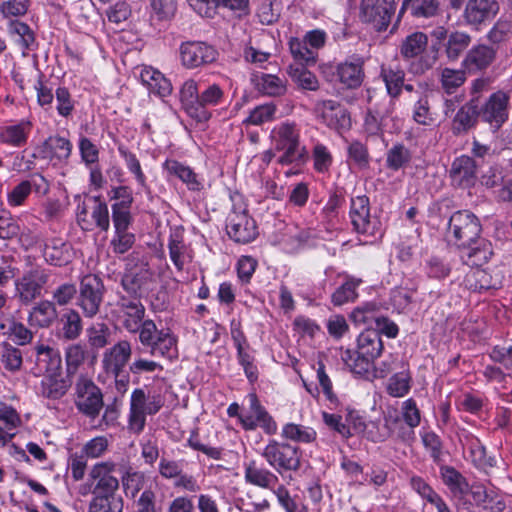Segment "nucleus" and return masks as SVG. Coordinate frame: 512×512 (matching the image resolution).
<instances>
[{"instance_id":"1","label":"nucleus","mask_w":512,"mask_h":512,"mask_svg":"<svg viewBox=\"0 0 512 512\" xmlns=\"http://www.w3.org/2000/svg\"><path fill=\"white\" fill-rule=\"evenodd\" d=\"M118 317L129 333H138L139 342L150 349L152 356L174 359L178 356V338L170 328L158 329L151 319L144 320L146 309L137 296L119 295Z\"/></svg>"},{"instance_id":"2","label":"nucleus","mask_w":512,"mask_h":512,"mask_svg":"<svg viewBox=\"0 0 512 512\" xmlns=\"http://www.w3.org/2000/svg\"><path fill=\"white\" fill-rule=\"evenodd\" d=\"M179 97L182 108L189 117L197 122H206L212 116L208 108L222 104L225 93L216 83L200 90L195 80L188 79L182 84Z\"/></svg>"},{"instance_id":"3","label":"nucleus","mask_w":512,"mask_h":512,"mask_svg":"<svg viewBox=\"0 0 512 512\" xmlns=\"http://www.w3.org/2000/svg\"><path fill=\"white\" fill-rule=\"evenodd\" d=\"M383 351L381 336L376 330L367 329L357 338V349H347L342 352L341 358L347 367L357 375L368 373Z\"/></svg>"},{"instance_id":"4","label":"nucleus","mask_w":512,"mask_h":512,"mask_svg":"<svg viewBox=\"0 0 512 512\" xmlns=\"http://www.w3.org/2000/svg\"><path fill=\"white\" fill-rule=\"evenodd\" d=\"M273 147L282 152L278 162L282 165L303 161L307 152L300 143V130L294 122H281L270 133Z\"/></svg>"},{"instance_id":"5","label":"nucleus","mask_w":512,"mask_h":512,"mask_svg":"<svg viewBox=\"0 0 512 512\" xmlns=\"http://www.w3.org/2000/svg\"><path fill=\"white\" fill-rule=\"evenodd\" d=\"M232 209L226 219L228 236L237 243L246 244L253 241L258 232L256 222L249 216L241 194L230 196Z\"/></svg>"},{"instance_id":"6","label":"nucleus","mask_w":512,"mask_h":512,"mask_svg":"<svg viewBox=\"0 0 512 512\" xmlns=\"http://www.w3.org/2000/svg\"><path fill=\"white\" fill-rule=\"evenodd\" d=\"M428 36L423 32H414L408 35L401 43L400 54L406 59L418 58L411 63L410 69L414 74H423L431 69L437 62L436 49L427 52Z\"/></svg>"},{"instance_id":"7","label":"nucleus","mask_w":512,"mask_h":512,"mask_svg":"<svg viewBox=\"0 0 512 512\" xmlns=\"http://www.w3.org/2000/svg\"><path fill=\"white\" fill-rule=\"evenodd\" d=\"M266 462L280 475L301 468L302 451L299 447L275 439L269 440L261 453Z\"/></svg>"},{"instance_id":"8","label":"nucleus","mask_w":512,"mask_h":512,"mask_svg":"<svg viewBox=\"0 0 512 512\" xmlns=\"http://www.w3.org/2000/svg\"><path fill=\"white\" fill-rule=\"evenodd\" d=\"M481 233L479 219L470 211H457L449 219L447 239L459 249L472 245Z\"/></svg>"},{"instance_id":"9","label":"nucleus","mask_w":512,"mask_h":512,"mask_svg":"<svg viewBox=\"0 0 512 512\" xmlns=\"http://www.w3.org/2000/svg\"><path fill=\"white\" fill-rule=\"evenodd\" d=\"M396 7V0H361L359 17L377 32H383L388 29Z\"/></svg>"},{"instance_id":"10","label":"nucleus","mask_w":512,"mask_h":512,"mask_svg":"<svg viewBox=\"0 0 512 512\" xmlns=\"http://www.w3.org/2000/svg\"><path fill=\"white\" fill-rule=\"evenodd\" d=\"M350 219L354 230L367 237L382 235L381 223L370 214V203L367 196H356L351 199Z\"/></svg>"},{"instance_id":"11","label":"nucleus","mask_w":512,"mask_h":512,"mask_svg":"<svg viewBox=\"0 0 512 512\" xmlns=\"http://www.w3.org/2000/svg\"><path fill=\"white\" fill-rule=\"evenodd\" d=\"M115 473H119V467L112 461L100 462L93 466L89 476L95 481L94 497H120L117 495L119 480Z\"/></svg>"},{"instance_id":"12","label":"nucleus","mask_w":512,"mask_h":512,"mask_svg":"<svg viewBox=\"0 0 512 512\" xmlns=\"http://www.w3.org/2000/svg\"><path fill=\"white\" fill-rule=\"evenodd\" d=\"M249 410L240 417V424L244 430L252 431L257 427L263 429L268 435H274L277 432V423L261 405L257 395L250 393L248 396Z\"/></svg>"},{"instance_id":"13","label":"nucleus","mask_w":512,"mask_h":512,"mask_svg":"<svg viewBox=\"0 0 512 512\" xmlns=\"http://www.w3.org/2000/svg\"><path fill=\"white\" fill-rule=\"evenodd\" d=\"M504 279L503 268L494 266L486 269L471 268L465 275L463 284L474 292L499 289Z\"/></svg>"},{"instance_id":"14","label":"nucleus","mask_w":512,"mask_h":512,"mask_svg":"<svg viewBox=\"0 0 512 512\" xmlns=\"http://www.w3.org/2000/svg\"><path fill=\"white\" fill-rule=\"evenodd\" d=\"M75 390V404L78 410L89 417H96L103 406L100 389L91 380L81 378Z\"/></svg>"},{"instance_id":"15","label":"nucleus","mask_w":512,"mask_h":512,"mask_svg":"<svg viewBox=\"0 0 512 512\" xmlns=\"http://www.w3.org/2000/svg\"><path fill=\"white\" fill-rule=\"evenodd\" d=\"M180 60L188 69L198 68L214 62L217 58L216 49L202 41H187L180 45Z\"/></svg>"},{"instance_id":"16","label":"nucleus","mask_w":512,"mask_h":512,"mask_svg":"<svg viewBox=\"0 0 512 512\" xmlns=\"http://www.w3.org/2000/svg\"><path fill=\"white\" fill-rule=\"evenodd\" d=\"M499 9L497 0H468L463 12V19L468 26L479 30L495 18Z\"/></svg>"},{"instance_id":"17","label":"nucleus","mask_w":512,"mask_h":512,"mask_svg":"<svg viewBox=\"0 0 512 512\" xmlns=\"http://www.w3.org/2000/svg\"><path fill=\"white\" fill-rule=\"evenodd\" d=\"M103 284L95 275L83 277L80 286L79 305L88 317H93L99 311L102 302Z\"/></svg>"},{"instance_id":"18","label":"nucleus","mask_w":512,"mask_h":512,"mask_svg":"<svg viewBox=\"0 0 512 512\" xmlns=\"http://www.w3.org/2000/svg\"><path fill=\"white\" fill-rule=\"evenodd\" d=\"M508 103L509 96L506 93L502 91L493 93L482 108L479 116L491 128L497 130L508 119Z\"/></svg>"},{"instance_id":"19","label":"nucleus","mask_w":512,"mask_h":512,"mask_svg":"<svg viewBox=\"0 0 512 512\" xmlns=\"http://www.w3.org/2000/svg\"><path fill=\"white\" fill-rule=\"evenodd\" d=\"M41 78V71L34 65L25 68L22 73H17L14 76L20 88L22 90L27 89L35 91L38 103L44 106L52 102L53 93L51 89L42 82Z\"/></svg>"},{"instance_id":"20","label":"nucleus","mask_w":512,"mask_h":512,"mask_svg":"<svg viewBox=\"0 0 512 512\" xmlns=\"http://www.w3.org/2000/svg\"><path fill=\"white\" fill-rule=\"evenodd\" d=\"M131 355V343L128 340H121L104 352L102 367L107 374L117 376L123 372Z\"/></svg>"},{"instance_id":"21","label":"nucleus","mask_w":512,"mask_h":512,"mask_svg":"<svg viewBox=\"0 0 512 512\" xmlns=\"http://www.w3.org/2000/svg\"><path fill=\"white\" fill-rule=\"evenodd\" d=\"M317 111L323 122L335 130H345L351 125V119L344 106L334 100H323L317 103Z\"/></svg>"},{"instance_id":"22","label":"nucleus","mask_w":512,"mask_h":512,"mask_svg":"<svg viewBox=\"0 0 512 512\" xmlns=\"http://www.w3.org/2000/svg\"><path fill=\"white\" fill-rule=\"evenodd\" d=\"M384 426L383 430L376 436L371 437L372 441L379 442L385 439L396 436L399 439L407 440L411 437V431L403 424L401 414L395 407H388L384 411Z\"/></svg>"},{"instance_id":"23","label":"nucleus","mask_w":512,"mask_h":512,"mask_svg":"<svg viewBox=\"0 0 512 512\" xmlns=\"http://www.w3.org/2000/svg\"><path fill=\"white\" fill-rule=\"evenodd\" d=\"M478 164L467 155L457 157L450 169V177L453 184L460 187H470L474 185L477 178Z\"/></svg>"},{"instance_id":"24","label":"nucleus","mask_w":512,"mask_h":512,"mask_svg":"<svg viewBox=\"0 0 512 512\" xmlns=\"http://www.w3.org/2000/svg\"><path fill=\"white\" fill-rule=\"evenodd\" d=\"M244 479L246 483L263 489H273L279 482L274 472L253 459L244 463Z\"/></svg>"},{"instance_id":"25","label":"nucleus","mask_w":512,"mask_h":512,"mask_svg":"<svg viewBox=\"0 0 512 512\" xmlns=\"http://www.w3.org/2000/svg\"><path fill=\"white\" fill-rule=\"evenodd\" d=\"M363 65L364 60L359 56H352L339 63L336 68L339 81L347 88L359 87L364 79Z\"/></svg>"},{"instance_id":"26","label":"nucleus","mask_w":512,"mask_h":512,"mask_svg":"<svg viewBox=\"0 0 512 512\" xmlns=\"http://www.w3.org/2000/svg\"><path fill=\"white\" fill-rule=\"evenodd\" d=\"M169 256L178 271H183L186 263L192 261V254L184 241V233L181 228H175L168 237Z\"/></svg>"},{"instance_id":"27","label":"nucleus","mask_w":512,"mask_h":512,"mask_svg":"<svg viewBox=\"0 0 512 512\" xmlns=\"http://www.w3.org/2000/svg\"><path fill=\"white\" fill-rule=\"evenodd\" d=\"M461 443L468 458L478 468L487 471L496 465V460L492 456H487L486 449L480 440L472 434L464 435Z\"/></svg>"},{"instance_id":"28","label":"nucleus","mask_w":512,"mask_h":512,"mask_svg":"<svg viewBox=\"0 0 512 512\" xmlns=\"http://www.w3.org/2000/svg\"><path fill=\"white\" fill-rule=\"evenodd\" d=\"M47 281V275L44 271L35 269L26 273L21 280L16 283L17 290L21 299L29 303L40 295L43 285Z\"/></svg>"},{"instance_id":"29","label":"nucleus","mask_w":512,"mask_h":512,"mask_svg":"<svg viewBox=\"0 0 512 512\" xmlns=\"http://www.w3.org/2000/svg\"><path fill=\"white\" fill-rule=\"evenodd\" d=\"M496 56V51L494 48L479 44L476 46H473L468 53L466 54L465 58L462 61V66L465 70L471 71H478L483 70L490 66L492 62L494 61Z\"/></svg>"},{"instance_id":"30","label":"nucleus","mask_w":512,"mask_h":512,"mask_svg":"<svg viewBox=\"0 0 512 512\" xmlns=\"http://www.w3.org/2000/svg\"><path fill=\"white\" fill-rule=\"evenodd\" d=\"M147 395L141 388L135 389L131 394L129 428L135 433L143 431L146 424Z\"/></svg>"},{"instance_id":"31","label":"nucleus","mask_w":512,"mask_h":512,"mask_svg":"<svg viewBox=\"0 0 512 512\" xmlns=\"http://www.w3.org/2000/svg\"><path fill=\"white\" fill-rule=\"evenodd\" d=\"M460 250L462 261L471 268H478L486 263L492 255L491 244L480 237L472 245L464 246Z\"/></svg>"},{"instance_id":"32","label":"nucleus","mask_w":512,"mask_h":512,"mask_svg":"<svg viewBox=\"0 0 512 512\" xmlns=\"http://www.w3.org/2000/svg\"><path fill=\"white\" fill-rule=\"evenodd\" d=\"M140 79L148 91L158 97H166L172 92L170 81L160 71L152 67H144L141 70Z\"/></svg>"},{"instance_id":"33","label":"nucleus","mask_w":512,"mask_h":512,"mask_svg":"<svg viewBox=\"0 0 512 512\" xmlns=\"http://www.w3.org/2000/svg\"><path fill=\"white\" fill-rule=\"evenodd\" d=\"M8 31L13 43L21 50L25 56L27 51H31L36 46L35 36L31 28L20 21H11Z\"/></svg>"},{"instance_id":"34","label":"nucleus","mask_w":512,"mask_h":512,"mask_svg":"<svg viewBox=\"0 0 512 512\" xmlns=\"http://www.w3.org/2000/svg\"><path fill=\"white\" fill-rule=\"evenodd\" d=\"M30 131L31 123L28 121L9 125L1 129L0 141L11 146L21 147L26 144Z\"/></svg>"},{"instance_id":"35","label":"nucleus","mask_w":512,"mask_h":512,"mask_svg":"<svg viewBox=\"0 0 512 512\" xmlns=\"http://www.w3.org/2000/svg\"><path fill=\"white\" fill-rule=\"evenodd\" d=\"M471 36L463 31H453L447 36L445 54L449 61H456L471 44Z\"/></svg>"},{"instance_id":"36","label":"nucleus","mask_w":512,"mask_h":512,"mask_svg":"<svg viewBox=\"0 0 512 512\" xmlns=\"http://www.w3.org/2000/svg\"><path fill=\"white\" fill-rule=\"evenodd\" d=\"M361 278L347 276L345 282L339 286L331 296V302L335 306H342L349 302H354L357 297V288L362 284Z\"/></svg>"},{"instance_id":"37","label":"nucleus","mask_w":512,"mask_h":512,"mask_svg":"<svg viewBox=\"0 0 512 512\" xmlns=\"http://www.w3.org/2000/svg\"><path fill=\"white\" fill-rule=\"evenodd\" d=\"M412 153L404 144H394L386 152V167L392 171H398L409 165Z\"/></svg>"},{"instance_id":"38","label":"nucleus","mask_w":512,"mask_h":512,"mask_svg":"<svg viewBox=\"0 0 512 512\" xmlns=\"http://www.w3.org/2000/svg\"><path fill=\"white\" fill-rule=\"evenodd\" d=\"M441 477L443 483L449 488L454 496H462L468 492V482L455 468L450 466L442 467Z\"/></svg>"},{"instance_id":"39","label":"nucleus","mask_w":512,"mask_h":512,"mask_svg":"<svg viewBox=\"0 0 512 512\" xmlns=\"http://www.w3.org/2000/svg\"><path fill=\"white\" fill-rule=\"evenodd\" d=\"M410 9L415 17L430 18L437 14L439 4L436 0H403L400 14Z\"/></svg>"},{"instance_id":"40","label":"nucleus","mask_w":512,"mask_h":512,"mask_svg":"<svg viewBox=\"0 0 512 512\" xmlns=\"http://www.w3.org/2000/svg\"><path fill=\"white\" fill-rule=\"evenodd\" d=\"M281 436L294 442L312 443L316 440L317 433L311 427L296 423H287L282 428Z\"/></svg>"},{"instance_id":"41","label":"nucleus","mask_w":512,"mask_h":512,"mask_svg":"<svg viewBox=\"0 0 512 512\" xmlns=\"http://www.w3.org/2000/svg\"><path fill=\"white\" fill-rule=\"evenodd\" d=\"M289 76L301 90L316 91L319 89L317 76L303 66H290Z\"/></svg>"},{"instance_id":"42","label":"nucleus","mask_w":512,"mask_h":512,"mask_svg":"<svg viewBox=\"0 0 512 512\" xmlns=\"http://www.w3.org/2000/svg\"><path fill=\"white\" fill-rule=\"evenodd\" d=\"M310 236V232L307 230L299 229L295 226H289L286 228V233L282 239V245L287 252L294 253L305 246Z\"/></svg>"},{"instance_id":"43","label":"nucleus","mask_w":512,"mask_h":512,"mask_svg":"<svg viewBox=\"0 0 512 512\" xmlns=\"http://www.w3.org/2000/svg\"><path fill=\"white\" fill-rule=\"evenodd\" d=\"M380 76L385 83L388 94L393 98L397 97L401 93L404 84V71L382 66Z\"/></svg>"},{"instance_id":"44","label":"nucleus","mask_w":512,"mask_h":512,"mask_svg":"<svg viewBox=\"0 0 512 512\" xmlns=\"http://www.w3.org/2000/svg\"><path fill=\"white\" fill-rule=\"evenodd\" d=\"M379 308L373 302L364 303L351 312L350 319L357 325L372 326L379 317Z\"/></svg>"},{"instance_id":"45","label":"nucleus","mask_w":512,"mask_h":512,"mask_svg":"<svg viewBox=\"0 0 512 512\" xmlns=\"http://www.w3.org/2000/svg\"><path fill=\"white\" fill-rule=\"evenodd\" d=\"M122 486L126 496L134 498L145 484V475L139 471H131L119 468Z\"/></svg>"},{"instance_id":"46","label":"nucleus","mask_w":512,"mask_h":512,"mask_svg":"<svg viewBox=\"0 0 512 512\" xmlns=\"http://www.w3.org/2000/svg\"><path fill=\"white\" fill-rule=\"evenodd\" d=\"M56 318V310L51 302L44 301L34 307L29 315L32 326L46 327Z\"/></svg>"},{"instance_id":"47","label":"nucleus","mask_w":512,"mask_h":512,"mask_svg":"<svg viewBox=\"0 0 512 512\" xmlns=\"http://www.w3.org/2000/svg\"><path fill=\"white\" fill-rule=\"evenodd\" d=\"M3 334L7 335L18 345H26L31 342L33 335L22 323L15 320H8L6 323L0 324Z\"/></svg>"},{"instance_id":"48","label":"nucleus","mask_w":512,"mask_h":512,"mask_svg":"<svg viewBox=\"0 0 512 512\" xmlns=\"http://www.w3.org/2000/svg\"><path fill=\"white\" fill-rule=\"evenodd\" d=\"M39 361L46 363L45 376H61V356L59 352L48 346H39L37 348Z\"/></svg>"},{"instance_id":"49","label":"nucleus","mask_w":512,"mask_h":512,"mask_svg":"<svg viewBox=\"0 0 512 512\" xmlns=\"http://www.w3.org/2000/svg\"><path fill=\"white\" fill-rule=\"evenodd\" d=\"M412 116L414 121L425 126L432 125L436 121L435 113L431 110L428 94L421 95L416 101Z\"/></svg>"},{"instance_id":"50","label":"nucleus","mask_w":512,"mask_h":512,"mask_svg":"<svg viewBox=\"0 0 512 512\" xmlns=\"http://www.w3.org/2000/svg\"><path fill=\"white\" fill-rule=\"evenodd\" d=\"M118 152L120 156L124 159L128 171L134 175L139 186L146 189V176L141 168V164L136 155L129 151L124 145L118 146Z\"/></svg>"},{"instance_id":"51","label":"nucleus","mask_w":512,"mask_h":512,"mask_svg":"<svg viewBox=\"0 0 512 512\" xmlns=\"http://www.w3.org/2000/svg\"><path fill=\"white\" fill-rule=\"evenodd\" d=\"M258 88L268 96H282L286 93V81L273 74H263L258 81Z\"/></svg>"},{"instance_id":"52","label":"nucleus","mask_w":512,"mask_h":512,"mask_svg":"<svg viewBox=\"0 0 512 512\" xmlns=\"http://www.w3.org/2000/svg\"><path fill=\"white\" fill-rule=\"evenodd\" d=\"M89 202L91 203L90 221H92V225L95 224L101 230L107 231L110 226L107 204L102 202L99 197H90Z\"/></svg>"},{"instance_id":"53","label":"nucleus","mask_w":512,"mask_h":512,"mask_svg":"<svg viewBox=\"0 0 512 512\" xmlns=\"http://www.w3.org/2000/svg\"><path fill=\"white\" fill-rule=\"evenodd\" d=\"M276 111L277 107L272 102L256 106L250 111L248 117L244 120V123L259 126L266 122L273 121L275 119Z\"/></svg>"},{"instance_id":"54","label":"nucleus","mask_w":512,"mask_h":512,"mask_svg":"<svg viewBox=\"0 0 512 512\" xmlns=\"http://www.w3.org/2000/svg\"><path fill=\"white\" fill-rule=\"evenodd\" d=\"M465 80V71L460 69L444 68L440 74L441 87L448 94L454 93L464 84Z\"/></svg>"},{"instance_id":"55","label":"nucleus","mask_w":512,"mask_h":512,"mask_svg":"<svg viewBox=\"0 0 512 512\" xmlns=\"http://www.w3.org/2000/svg\"><path fill=\"white\" fill-rule=\"evenodd\" d=\"M289 47L294 59L300 63L314 64L316 62L317 52L312 50L303 39L292 38Z\"/></svg>"},{"instance_id":"56","label":"nucleus","mask_w":512,"mask_h":512,"mask_svg":"<svg viewBox=\"0 0 512 512\" xmlns=\"http://www.w3.org/2000/svg\"><path fill=\"white\" fill-rule=\"evenodd\" d=\"M1 348V362L5 369L11 372L18 371L23 362L20 350L8 342H3Z\"/></svg>"},{"instance_id":"57","label":"nucleus","mask_w":512,"mask_h":512,"mask_svg":"<svg viewBox=\"0 0 512 512\" xmlns=\"http://www.w3.org/2000/svg\"><path fill=\"white\" fill-rule=\"evenodd\" d=\"M401 417L407 426L408 431H411L412 436L414 428H416L421 421L420 410L418 409L415 400L410 398L402 403Z\"/></svg>"},{"instance_id":"58","label":"nucleus","mask_w":512,"mask_h":512,"mask_svg":"<svg viewBox=\"0 0 512 512\" xmlns=\"http://www.w3.org/2000/svg\"><path fill=\"white\" fill-rule=\"evenodd\" d=\"M123 500L121 497H93L89 512H122Z\"/></svg>"},{"instance_id":"59","label":"nucleus","mask_w":512,"mask_h":512,"mask_svg":"<svg viewBox=\"0 0 512 512\" xmlns=\"http://www.w3.org/2000/svg\"><path fill=\"white\" fill-rule=\"evenodd\" d=\"M347 151L349 159L353 161L358 168L365 169L369 166V152L363 143L353 141L348 145Z\"/></svg>"},{"instance_id":"60","label":"nucleus","mask_w":512,"mask_h":512,"mask_svg":"<svg viewBox=\"0 0 512 512\" xmlns=\"http://www.w3.org/2000/svg\"><path fill=\"white\" fill-rule=\"evenodd\" d=\"M88 340L92 347L103 348L109 343L110 329L104 323H96L88 330Z\"/></svg>"},{"instance_id":"61","label":"nucleus","mask_w":512,"mask_h":512,"mask_svg":"<svg viewBox=\"0 0 512 512\" xmlns=\"http://www.w3.org/2000/svg\"><path fill=\"white\" fill-rule=\"evenodd\" d=\"M410 390V376L407 372L393 375L388 384V392L393 397H403Z\"/></svg>"},{"instance_id":"62","label":"nucleus","mask_w":512,"mask_h":512,"mask_svg":"<svg viewBox=\"0 0 512 512\" xmlns=\"http://www.w3.org/2000/svg\"><path fill=\"white\" fill-rule=\"evenodd\" d=\"M237 350V359L242 366L244 373L250 382L258 378V370L254 365V357L249 353V347H239Z\"/></svg>"},{"instance_id":"63","label":"nucleus","mask_w":512,"mask_h":512,"mask_svg":"<svg viewBox=\"0 0 512 512\" xmlns=\"http://www.w3.org/2000/svg\"><path fill=\"white\" fill-rule=\"evenodd\" d=\"M489 357L492 361L500 363L506 368H512V339L494 346L489 352Z\"/></svg>"},{"instance_id":"64","label":"nucleus","mask_w":512,"mask_h":512,"mask_svg":"<svg viewBox=\"0 0 512 512\" xmlns=\"http://www.w3.org/2000/svg\"><path fill=\"white\" fill-rule=\"evenodd\" d=\"M43 394L48 398L58 399L64 395L62 376H45L42 381Z\"/></svg>"}]
</instances>
